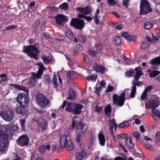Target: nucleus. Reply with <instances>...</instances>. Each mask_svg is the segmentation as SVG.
<instances>
[{"label":"nucleus","instance_id":"22","mask_svg":"<svg viewBox=\"0 0 160 160\" xmlns=\"http://www.w3.org/2000/svg\"><path fill=\"white\" fill-rule=\"evenodd\" d=\"M135 71L136 72V74L134 75V79L135 81L138 80L141 76L143 75V73L141 68L140 67H137L134 69Z\"/></svg>","mask_w":160,"mask_h":160},{"label":"nucleus","instance_id":"6","mask_svg":"<svg viewBox=\"0 0 160 160\" xmlns=\"http://www.w3.org/2000/svg\"><path fill=\"white\" fill-rule=\"evenodd\" d=\"M28 95L23 93H19L17 97V102L23 107H28L30 101Z\"/></svg>","mask_w":160,"mask_h":160},{"label":"nucleus","instance_id":"23","mask_svg":"<svg viewBox=\"0 0 160 160\" xmlns=\"http://www.w3.org/2000/svg\"><path fill=\"white\" fill-rule=\"evenodd\" d=\"M31 76L29 78V83L32 86L35 85L36 82L38 81L37 75L36 73L32 72L31 73Z\"/></svg>","mask_w":160,"mask_h":160},{"label":"nucleus","instance_id":"15","mask_svg":"<svg viewBox=\"0 0 160 160\" xmlns=\"http://www.w3.org/2000/svg\"><path fill=\"white\" fill-rule=\"evenodd\" d=\"M69 135V133L68 132H66L65 134H63L61 136L60 138V143L61 147L63 148L66 147L67 142H68V140L67 137Z\"/></svg>","mask_w":160,"mask_h":160},{"label":"nucleus","instance_id":"47","mask_svg":"<svg viewBox=\"0 0 160 160\" xmlns=\"http://www.w3.org/2000/svg\"><path fill=\"white\" fill-rule=\"evenodd\" d=\"M78 38L80 42H85L86 38L84 35H79Z\"/></svg>","mask_w":160,"mask_h":160},{"label":"nucleus","instance_id":"40","mask_svg":"<svg viewBox=\"0 0 160 160\" xmlns=\"http://www.w3.org/2000/svg\"><path fill=\"white\" fill-rule=\"evenodd\" d=\"M86 78L87 80H91V81H95L97 79V76H96L93 75H89Z\"/></svg>","mask_w":160,"mask_h":160},{"label":"nucleus","instance_id":"10","mask_svg":"<svg viewBox=\"0 0 160 160\" xmlns=\"http://www.w3.org/2000/svg\"><path fill=\"white\" fill-rule=\"evenodd\" d=\"M14 113L11 110H4L1 112L0 116L3 120L7 122L12 120L14 116Z\"/></svg>","mask_w":160,"mask_h":160},{"label":"nucleus","instance_id":"64","mask_svg":"<svg viewBox=\"0 0 160 160\" xmlns=\"http://www.w3.org/2000/svg\"><path fill=\"white\" fill-rule=\"evenodd\" d=\"M74 72L73 71H70L67 72V77L69 79H71V76H73L74 74Z\"/></svg>","mask_w":160,"mask_h":160},{"label":"nucleus","instance_id":"20","mask_svg":"<svg viewBox=\"0 0 160 160\" xmlns=\"http://www.w3.org/2000/svg\"><path fill=\"white\" fill-rule=\"evenodd\" d=\"M8 140L1 142L0 143V152L2 154L7 153L8 150Z\"/></svg>","mask_w":160,"mask_h":160},{"label":"nucleus","instance_id":"36","mask_svg":"<svg viewBox=\"0 0 160 160\" xmlns=\"http://www.w3.org/2000/svg\"><path fill=\"white\" fill-rule=\"evenodd\" d=\"M129 125V122L127 121H124L120 124L118 126V128H123L125 127H128Z\"/></svg>","mask_w":160,"mask_h":160},{"label":"nucleus","instance_id":"2","mask_svg":"<svg viewBox=\"0 0 160 160\" xmlns=\"http://www.w3.org/2000/svg\"><path fill=\"white\" fill-rule=\"evenodd\" d=\"M22 52L27 54L28 56L31 57H32L34 59L37 58L40 53L36 44H35L27 46H23Z\"/></svg>","mask_w":160,"mask_h":160},{"label":"nucleus","instance_id":"62","mask_svg":"<svg viewBox=\"0 0 160 160\" xmlns=\"http://www.w3.org/2000/svg\"><path fill=\"white\" fill-rule=\"evenodd\" d=\"M132 84L133 86L131 87V88L137 89V82L135 81L134 79L132 81Z\"/></svg>","mask_w":160,"mask_h":160},{"label":"nucleus","instance_id":"19","mask_svg":"<svg viewBox=\"0 0 160 160\" xmlns=\"http://www.w3.org/2000/svg\"><path fill=\"white\" fill-rule=\"evenodd\" d=\"M109 126V130L111 133L113 135V128H114L115 130H116L117 127V124L114 118H112L109 120V123L108 124Z\"/></svg>","mask_w":160,"mask_h":160},{"label":"nucleus","instance_id":"37","mask_svg":"<svg viewBox=\"0 0 160 160\" xmlns=\"http://www.w3.org/2000/svg\"><path fill=\"white\" fill-rule=\"evenodd\" d=\"M59 8L61 9L68 10L69 9V6L67 2H64L61 4Z\"/></svg>","mask_w":160,"mask_h":160},{"label":"nucleus","instance_id":"59","mask_svg":"<svg viewBox=\"0 0 160 160\" xmlns=\"http://www.w3.org/2000/svg\"><path fill=\"white\" fill-rule=\"evenodd\" d=\"M108 4L109 5L113 6L116 4L114 0H107Z\"/></svg>","mask_w":160,"mask_h":160},{"label":"nucleus","instance_id":"53","mask_svg":"<svg viewBox=\"0 0 160 160\" xmlns=\"http://www.w3.org/2000/svg\"><path fill=\"white\" fill-rule=\"evenodd\" d=\"M81 140V134L80 132L78 133L77 134L76 141L79 143Z\"/></svg>","mask_w":160,"mask_h":160},{"label":"nucleus","instance_id":"3","mask_svg":"<svg viewBox=\"0 0 160 160\" xmlns=\"http://www.w3.org/2000/svg\"><path fill=\"white\" fill-rule=\"evenodd\" d=\"M78 118L77 116H75L74 117L72 120V125L71 126L72 129L73 130L76 126L77 129H81L82 132V133H85L88 129L87 125L85 123L82 122L83 119H82L79 118L78 120H75L74 119Z\"/></svg>","mask_w":160,"mask_h":160},{"label":"nucleus","instance_id":"54","mask_svg":"<svg viewBox=\"0 0 160 160\" xmlns=\"http://www.w3.org/2000/svg\"><path fill=\"white\" fill-rule=\"evenodd\" d=\"M114 87L112 86L109 85L107 88V90L105 91L106 92H110L113 90Z\"/></svg>","mask_w":160,"mask_h":160},{"label":"nucleus","instance_id":"63","mask_svg":"<svg viewBox=\"0 0 160 160\" xmlns=\"http://www.w3.org/2000/svg\"><path fill=\"white\" fill-rule=\"evenodd\" d=\"M44 146L45 145H43L41 146L39 148V151L42 153H44L46 151V149Z\"/></svg>","mask_w":160,"mask_h":160},{"label":"nucleus","instance_id":"49","mask_svg":"<svg viewBox=\"0 0 160 160\" xmlns=\"http://www.w3.org/2000/svg\"><path fill=\"white\" fill-rule=\"evenodd\" d=\"M48 126L47 122L46 121H45L43 123L41 124L40 127L42 129V132L44 131L46 129Z\"/></svg>","mask_w":160,"mask_h":160},{"label":"nucleus","instance_id":"48","mask_svg":"<svg viewBox=\"0 0 160 160\" xmlns=\"http://www.w3.org/2000/svg\"><path fill=\"white\" fill-rule=\"evenodd\" d=\"M137 89L132 88L130 96L131 98H133L135 97Z\"/></svg>","mask_w":160,"mask_h":160},{"label":"nucleus","instance_id":"41","mask_svg":"<svg viewBox=\"0 0 160 160\" xmlns=\"http://www.w3.org/2000/svg\"><path fill=\"white\" fill-rule=\"evenodd\" d=\"M45 83L48 84H50L52 83V80L49 75H46L45 76Z\"/></svg>","mask_w":160,"mask_h":160},{"label":"nucleus","instance_id":"7","mask_svg":"<svg viewBox=\"0 0 160 160\" xmlns=\"http://www.w3.org/2000/svg\"><path fill=\"white\" fill-rule=\"evenodd\" d=\"M76 10L81 13L77 15L78 18L80 19L84 18L85 16L90 14L92 12V8L91 6L87 5L84 7H77Z\"/></svg>","mask_w":160,"mask_h":160},{"label":"nucleus","instance_id":"33","mask_svg":"<svg viewBox=\"0 0 160 160\" xmlns=\"http://www.w3.org/2000/svg\"><path fill=\"white\" fill-rule=\"evenodd\" d=\"M46 69L45 68H39L37 73H36V74L37 75V78L40 79L41 78L43 74V70Z\"/></svg>","mask_w":160,"mask_h":160},{"label":"nucleus","instance_id":"21","mask_svg":"<svg viewBox=\"0 0 160 160\" xmlns=\"http://www.w3.org/2000/svg\"><path fill=\"white\" fill-rule=\"evenodd\" d=\"M87 153L83 149L82 151L77 152L75 155V160H83L87 156Z\"/></svg>","mask_w":160,"mask_h":160},{"label":"nucleus","instance_id":"55","mask_svg":"<svg viewBox=\"0 0 160 160\" xmlns=\"http://www.w3.org/2000/svg\"><path fill=\"white\" fill-rule=\"evenodd\" d=\"M88 53L92 58H94L96 56V53L95 51L90 50L88 51Z\"/></svg>","mask_w":160,"mask_h":160},{"label":"nucleus","instance_id":"17","mask_svg":"<svg viewBox=\"0 0 160 160\" xmlns=\"http://www.w3.org/2000/svg\"><path fill=\"white\" fill-rule=\"evenodd\" d=\"M4 125H2L0 128V141L2 142L8 140L9 136L6 132V129H4Z\"/></svg>","mask_w":160,"mask_h":160},{"label":"nucleus","instance_id":"32","mask_svg":"<svg viewBox=\"0 0 160 160\" xmlns=\"http://www.w3.org/2000/svg\"><path fill=\"white\" fill-rule=\"evenodd\" d=\"M66 36L70 40H72L74 37L73 33L71 30H67L66 32Z\"/></svg>","mask_w":160,"mask_h":160},{"label":"nucleus","instance_id":"46","mask_svg":"<svg viewBox=\"0 0 160 160\" xmlns=\"http://www.w3.org/2000/svg\"><path fill=\"white\" fill-rule=\"evenodd\" d=\"M152 112L153 114L160 118V112L159 111L155 109V108L152 109Z\"/></svg>","mask_w":160,"mask_h":160},{"label":"nucleus","instance_id":"34","mask_svg":"<svg viewBox=\"0 0 160 160\" xmlns=\"http://www.w3.org/2000/svg\"><path fill=\"white\" fill-rule=\"evenodd\" d=\"M82 56L83 61L87 64L90 63L91 62L90 59L88 55L84 53L82 54Z\"/></svg>","mask_w":160,"mask_h":160},{"label":"nucleus","instance_id":"52","mask_svg":"<svg viewBox=\"0 0 160 160\" xmlns=\"http://www.w3.org/2000/svg\"><path fill=\"white\" fill-rule=\"evenodd\" d=\"M65 37L64 35H60L55 37V39L58 41H62L65 39Z\"/></svg>","mask_w":160,"mask_h":160},{"label":"nucleus","instance_id":"38","mask_svg":"<svg viewBox=\"0 0 160 160\" xmlns=\"http://www.w3.org/2000/svg\"><path fill=\"white\" fill-rule=\"evenodd\" d=\"M160 73V71L153 70L150 73L149 76L151 78H154L159 75Z\"/></svg>","mask_w":160,"mask_h":160},{"label":"nucleus","instance_id":"12","mask_svg":"<svg viewBox=\"0 0 160 160\" xmlns=\"http://www.w3.org/2000/svg\"><path fill=\"white\" fill-rule=\"evenodd\" d=\"M29 138L27 134H23L19 137L17 140V144L21 147H25L29 144Z\"/></svg>","mask_w":160,"mask_h":160},{"label":"nucleus","instance_id":"28","mask_svg":"<svg viewBox=\"0 0 160 160\" xmlns=\"http://www.w3.org/2000/svg\"><path fill=\"white\" fill-rule=\"evenodd\" d=\"M114 43L116 46H120L122 43V38L121 36H115L113 38Z\"/></svg>","mask_w":160,"mask_h":160},{"label":"nucleus","instance_id":"45","mask_svg":"<svg viewBox=\"0 0 160 160\" xmlns=\"http://www.w3.org/2000/svg\"><path fill=\"white\" fill-rule=\"evenodd\" d=\"M127 135L125 133H121L117 135L118 138H124L126 140V138H128L127 137Z\"/></svg>","mask_w":160,"mask_h":160},{"label":"nucleus","instance_id":"31","mask_svg":"<svg viewBox=\"0 0 160 160\" xmlns=\"http://www.w3.org/2000/svg\"><path fill=\"white\" fill-rule=\"evenodd\" d=\"M105 113L106 115L109 116L111 114V107L110 105H108L105 108Z\"/></svg>","mask_w":160,"mask_h":160},{"label":"nucleus","instance_id":"8","mask_svg":"<svg viewBox=\"0 0 160 160\" xmlns=\"http://www.w3.org/2000/svg\"><path fill=\"white\" fill-rule=\"evenodd\" d=\"M147 104L148 105V108L155 109L157 108L160 104L159 98L156 95H152L151 96V98L148 100Z\"/></svg>","mask_w":160,"mask_h":160},{"label":"nucleus","instance_id":"58","mask_svg":"<svg viewBox=\"0 0 160 160\" xmlns=\"http://www.w3.org/2000/svg\"><path fill=\"white\" fill-rule=\"evenodd\" d=\"M148 47V45L145 42H143L141 47V48L142 49L147 48Z\"/></svg>","mask_w":160,"mask_h":160},{"label":"nucleus","instance_id":"16","mask_svg":"<svg viewBox=\"0 0 160 160\" xmlns=\"http://www.w3.org/2000/svg\"><path fill=\"white\" fill-rule=\"evenodd\" d=\"M4 126V129H6V132L8 134L10 133H13V131L17 132L18 130V127L17 125H14L13 124H10L9 125Z\"/></svg>","mask_w":160,"mask_h":160},{"label":"nucleus","instance_id":"4","mask_svg":"<svg viewBox=\"0 0 160 160\" xmlns=\"http://www.w3.org/2000/svg\"><path fill=\"white\" fill-rule=\"evenodd\" d=\"M36 102L41 108H44L48 105L50 101L46 96L40 92L37 93L36 96Z\"/></svg>","mask_w":160,"mask_h":160},{"label":"nucleus","instance_id":"26","mask_svg":"<svg viewBox=\"0 0 160 160\" xmlns=\"http://www.w3.org/2000/svg\"><path fill=\"white\" fill-rule=\"evenodd\" d=\"M69 95L68 97L67 98V99H70V100H74L77 96V94L73 89L72 88H70L69 89Z\"/></svg>","mask_w":160,"mask_h":160},{"label":"nucleus","instance_id":"61","mask_svg":"<svg viewBox=\"0 0 160 160\" xmlns=\"http://www.w3.org/2000/svg\"><path fill=\"white\" fill-rule=\"evenodd\" d=\"M96 50L97 52H100L102 49V46L100 44H98L96 46Z\"/></svg>","mask_w":160,"mask_h":160},{"label":"nucleus","instance_id":"43","mask_svg":"<svg viewBox=\"0 0 160 160\" xmlns=\"http://www.w3.org/2000/svg\"><path fill=\"white\" fill-rule=\"evenodd\" d=\"M52 82L55 86L54 88H57L58 86V84L57 83V78L55 73L53 77Z\"/></svg>","mask_w":160,"mask_h":160},{"label":"nucleus","instance_id":"13","mask_svg":"<svg viewBox=\"0 0 160 160\" xmlns=\"http://www.w3.org/2000/svg\"><path fill=\"white\" fill-rule=\"evenodd\" d=\"M93 70L96 72H98L102 74L104 73L107 71L106 68L101 64H98L97 62L94 63L92 65Z\"/></svg>","mask_w":160,"mask_h":160},{"label":"nucleus","instance_id":"42","mask_svg":"<svg viewBox=\"0 0 160 160\" xmlns=\"http://www.w3.org/2000/svg\"><path fill=\"white\" fill-rule=\"evenodd\" d=\"M26 118H24L21 119L20 121V124L21 126L22 130H24L25 129V124Z\"/></svg>","mask_w":160,"mask_h":160},{"label":"nucleus","instance_id":"11","mask_svg":"<svg viewBox=\"0 0 160 160\" xmlns=\"http://www.w3.org/2000/svg\"><path fill=\"white\" fill-rule=\"evenodd\" d=\"M71 25L78 29H81L84 28L85 25L83 19H79L77 18H72L70 23Z\"/></svg>","mask_w":160,"mask_h":160},{"label":"nucleus","instance_id":"35","mask_svg":"<svg viewBox=\"0 0 160 160\" xmlns=\"http://www.w3.org/2000/svg\"><path fill=\"white\" fill-rule=\"evenodd\" d=\"M18 26L15 25H12L10 26L5 27L3 29V31H8L12 29H15L17 28Z\"/></svg>","mask_w":160,"mask_h":160},{"label":"nucleus","instance_id":"1","mask_svg":"<svg viewBox=\"0 0 160 160\" xmlns=\"http://www.w3.org/2000/svg\"><path fill=\"white\" fill-rule=\"evenodd\" d=\"M83 107V105L82 104L73 102H68L65 111L74 115H79L81 114Z\"/></svg>","mask_w":160,"mask_h":160},{"label":"nucleus","instance_id":"24","mask_svg":"<svg viewBox=\"0 0 160 160\" xmlns=\"http://www.w3.org/2000/svg\"><path fill=\"white\" fill-rule=\"evenodd\" d=\"M10 86L13 87L14 88L18 89V90L23 91L25 92L27 94H29L28 88L25 86L13 84H10Z\"/></svg>","mask_w":160,"mask_h":160},{"label":"nucleus","instance_id":"9","mask_svg":"<svg viewBox=\"0 0 160 160\" xmlns=\"http://www.w3.org/2000/svg\"><path fill=\"white\" fill-rule=\"evenodd\" d=\"M125 95V92L121 93L119 96L116 93L114 94L112 96L113 102L115 104L118 103V105L120 107L122 106L126 100Z\"/></svg>","mask_w":160,"mask_h":160},{"label":"nucleus","instance_id":"51","mask_svg":"<svg viewBox=\"0 0 160 160\" xmlns=\"http://www.w3.org/2000/svg\"><path fill=\"white\" fill-rule=\"evenodd\" d=\"M147 95V93L146 91H143L140 96L141 100L142 101H143L145 99H147L146 98Z\"/></svg>","mask_w":160,"mask_h":160},{"label":"nucleus","instance_id":"56","mask_svg":"<svg viewBox=\"0 0 160 160\" xmlns=\"http://www.w3.org/2000/svg\"><path fill=\"white\" fill-rule=\"evenodd\" d=\"M43 36L46 38H51L52 37L51 35H50L48 32H44L43 33Z\"/></svg>","mask_w":160,"mask_h":160},{"label":"nucleus","instance_id":"29","mask_svg":"<svg viewBox=\"0 0 160 160\" xmlns=\"http://www.w3.org/2000/svg\"><path fill=\"white\" fill-rule=\"evenodd\" d=\"M150 63L152 65L160 64V56L156 57L150 61Z\"/></svg>","mask_w":160,"mask_h":160},{"label":"nucleus","instance_id":"18","mask_svg":"<svg viewBox=\"0 0 160 160\" xmlns=\"http://www.w3.org/2000/svg\"><path fill=\"white\" fill-rule=\"evenodd\" d=\"M54 18L56 23L61 25H62L63 23L68 22L67 17L62 14H57Z\"/></svg>","mask_w":160,"mask_h":160},{"label":"nucleus","instance_id":"60","mask_svg":"<svg viewBox=\"0 0 160 160\" xmlns=\"http://www.w3.org/2000/svg\"><path fill=\"white\" fill-rule=\"evenodd\" d=\"M43 61L45 64H48L51 61L48 59L47 57H44L42 58Z\"/></svg>","mask_w":160,"mask_h":160},{"label":"nucleus","instance_id":"44","mask_svg":"<svg viewBox=\"0 0 160 160\" xmlns=\"http://www.w3.org/2000/svg\"><path fill=\"white\" fill-rule=\"evenodd\" d=\"M134 73V71L133 69H130L129 71H126L125 74L128 77H131L133 76V75Z\"/></svg>","mask_w":160,"mask_h":160},{"label":"nucleus","instance_id":"5","mask_svg":"<svg viewBox=\"0 0 160 160\" xmlns=\"http://www.w3.org/2000/svg\"><path fill=\"white\" fill-rule=\"evenodd\" d=\"M152 11V9L149 1L148 0H141L140 15H146Z\"/></svg>","mask_w":160,"mask_h":160},{"label":"nucleus","instance_id":"50","mask_svg":"<svg viewBox=\"0 0 160 160\" xmlns=\"http://www.w3.org/2000/svg\"><path fill=\"white\" fill-rule=\"evenodd\" d=\"M40 23V21L38 20H37L33 23V27L35 29V28L36 29V30H35L36 31L37 30V28L39 26Z\"/></svg>","mask_w":160,"mask_h":160},{"label":"nucleus","instance_id":"27","mask_svg":"<svg viewBox=\"0 0 160 160\" xmlns=\"http://www.w3.org/2000/svg\"><path fill=\"white\" fill-rule=\"evenodd\" d=\"M128 139L126 138L125 140V143L126 147L131 149L132 152H134L135 149L134 148V145L132 142V139L131 138L129 140V142H128Z\"/></svg>","mask_w":160,"mask_h":160},{"label":"nucleus","instance_id":"30","mask_svg":"<svg viewBox=\"0 0 160 160\" xmlns=\"http://www.w3.org/2000/svg\"><path fill=\"white\" fill-rule=\"evenodd\" d=\"M66 147L67 149L69 151H71L74 149V147L73 142L71 140H68L67 142Z\"/></svg>","mask_w":160,"mask_h":160},{"label":"nucleus","instance_id":"25","mask_svg":"<svg viewBox=\"0 0 160 160\" xmlns=\"http://www.w3.org/2000/svg\"><path fill=\"white\" fill-rule=\"evenodd\" d=\"M98 138L99 140V142L100 144L102 146L105 145L106 141L104 135L101 132L99 133L98 134Z\"/></svg>","mask_w":160,"mask_h":160},{"label":"nucleus","instance_id":"57","mask_svg":"<svg viewBox=\"0 0 160 160\" xmlns=\"http://www.w3.org/2000/svg\"><path fill=\"white\" fill-rule=\"evenodd\" d=\"M133 135L136 139H140V134L137 131L134 132L133 133Z\"/></svg>","mask_w":160,"mask_h":160},{"label":"nucleus","instance_id":"39","mask_svg":"<svg viewBox=\"0 0 160 160\" xmlns=\"http://www.w3.org/2000/svg\"><path fill=\"white\" fill-rule=\"evenodd\" d=\"M145 28L147 30H149L153 27V25L150 22H146L144 25Z\"/></svg>","mask_w":160,"mask_h":160},{"label":"nucleus","instance_id":"14","mask_svg":"<svg viewBox=\"0 0 160 160\" xmlns=\"http://www.w3.org/2000/svg\"><path fill=\"white\" fill-rule=\"evenodd\" d=\"M27 107H23L22 106H18L16 109V112L18 114L24 116V118H27L28 114V112L26 108Z\"/></svg>","mask_w":160,"mask_h":160}]
</instances>
